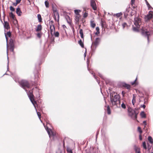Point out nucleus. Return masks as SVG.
<instances>
[{
	"label": "nucleus",
	"mask_w": 153,
	"mask_h": 153,
	"mask_svg": "<svg viewBox=\"0 0 153 153\" xmlns=\"http://www.w3.org/2000/svg\"><path fill=\"white\" fill-rule=\"evenodd\" d=\"M113 95L112 93L110 94V101L113 105L116 106L117 107L120 106V97L118 94Z\"/></svg>",
	"instance_id": "f257e3e1"
},
{
	"label": "nucleus",
	"mask_w": 153,
	"mask_h": 153,
	"mask_svg": "<svg viewBox=\"0 0 153 153\" xmlns=\"http://www.w3.org/2000/svg\"><path fill=\"white\" fill-rule=\"evenodd\" d=\"M27 95L29 98V99L33 105V106H34L36 110V112H37V115L38 117H39V118L40 119V118L41 117V114L40 112H38L37 111L36 108V103L35 101L34 100V99L33 98V94H32V92L30 91V92L29 93H27ZM41 122H42V121L41 120H40Z\"/></svg>",
	"instance_id": "f03ea898"
},
{
	"label": "nucleus",
	"mask_w": 153,
	"mask_h": 153,
	"mask_svg": "<svg viewBox=\"0 0 153 153\" xmlns=\"http://www.w3.org/2000/svg\"><path fill=\"white\" fill-rule=\"evenodd\" d=\"M15 80L16 82H19L20 86L25 90L27 94V93L28 92V93H29L30 91L32 92V93H33L32 91H27L25 89V88H28L30 87L29 84L27 81L25 80H22L19 82L18 80ZM32 94H33V93H32Z\"/></svg>",
	"instance_id": "7ed1b4c3"
},
{
	"label": "nucleus",
	"mask_w": 153,
	"mask_h": 153,
	"mask_svg": "<svg viewBox=\"0 0 153 153\" xmlns=\"http://www.w3.org/2000/svg\"><path fill=\"white\" fill-rule=\"evenodd\" d=\"M141 19L140 18H135L134 25L136 27H133V30L134 31H138V29L140 27V23Z\"/></svg>",
	"instance_id": "20e7f679"
},
{
	"label": "nucleus",
	"mask_w": 153,
	"mask_h": 153,
	"mask_svg": "<svg viewBox=\"0 0 153 153\" xmlns=\"http://www.w3.org/2000/svg\"><path fill=\"white\" fill-rule=\"evenodd\" d=\"M128 111L129 116L134 120H136L138 112L137 111H136L134 109H131V108H128Z\"/></svg>",
	"instance_id": "39448f33"
},
{
	"label": "nucleus",
	"mask_w": 153,
	"mask_h": 153,
	"mask_svg": "<svg viewBox=\"0 0 153 153\" xmlns=\"http://www.w3.org/2000/svg\"><path fill=\"white\" fill-rule=\"evenodd\" d=\"M99 38H97L96 39L94 42L92 43L91 46V49L92 51L95 50L98 45L99 43Z\"/></svg>",
	"instance_id": "423d86ee"
},
{
	"label": "nucleus",
	"mask_w": 153,
	"mask_h": 153,
	"mask_svg": "<svg viewBox=\"0 0 153 153\" xmlns=\"http://www.w3.org/2000/svg\"><path fill=\"white\" fill-rule=\"evenodd\" d=\"M141 33L142 35L147 38L148 42H149V37L151 33L149 31H147L146 30H142Z\"/></svg>",
	"instance_id": "0eeeda50"
},
{
	"label": "nucleus",
	"mask_w": 153,
	"mask_h": 153,
	"mask_svg": "<svg viewBox=\"0 0 153 153\" xmlns=\"http://www.w3.org/2000/svg\"><path fill=\"white\" fill-rule=\"evenodd\" d=\"M45 127L50 137L55 135V134L51 129H49L48 127L46 126Z\"/></svg>",
	"instance_id": "6e6552de"
},
{
	"label": "nucleus",
	"mask_w": 153,
	"mask_h": 153,
	"mask_svg": "<svg viewBox=\"0 0 153 153\" xmlns=\"http://www.w3.org/2000/svg\"><path fill=\"white\" fill-rule=\"evenodd\" d=\"M90 5L93 10H97V5L94 0H91Z\"/></svg>",
	"instance_id": "1a4fd4ad"
},
{
	"label": "nucleus",
	"mask_w": 153,
	"mask_h": 153,
	"mask_svg": "<svg viewBox=\"0 0 153 153\" xmlns=\"http://www.w3.org/2000/svg\"><path fill=\"white\" fill-rule=\"evenodd\" d=\"M54 14V19L55 21H56V17H57L58 19L57 20V22L59 21V15L58 13L56 10H53V11Z\"/></svg>",
	"instance_id": "9d476101"
},
{
	"label": "nucleus",
	"mask_w": 153,
	"mask_h": 153,
	"mask_svg": "<svg viewBox=\"0 0 153 153\" xmlns=\"http://www.w3.org/2000/svg\"><path fill=\"white\" fill-rule=\"evenodd\" d=\"M153 16L152 13L151 12H149L148 15L145 17V20L146 21H148L151 19Z\"/></svg>",
	"instance_id": "9b49d317"
},
{
	"label": "nucleus",
	"mask_w": 153,
	"mask_h": 153,
	"mask_svg": "<svg viewBox=\"0 0 153 153\" xmlns=\"http://www.w3.org/2000/svg\"><path fill=\"white\" fill-rule=\"evenodd\" d=\"M4 27L5 29L8 30L10 28V27L8 23L6 21H4Z\"/></svg>",
	"instance_id": "f8f14e48"
},
{
	"label": "nucleus",
	"mask_w": 153,
	"mask_h": 153,
	"mask_svg": "<svg viewBox=\"0 0 153 153\" xmlns=\"http://www.w3.org/2000/svg\"><path fill=\"white\" fill-rule=\"evenodd\" d=\"M80 17V15H75V20L76 23H78Z\"/></svg>",
	"instance_id": "ddd939ff"
},
{
	"label": "nucleus",
	"mask_w": 153,
	"mask_h": 153,
	"mask_svg": "<svg viewBox=\"0 0 153 153\" xmlns=\"http://www.w3.org/2000/svg\"><path fill=\"white\" fill-rule=\"evenodd\" d=\"M16 13L19 16H21L22 14V12L19 7H18L16 10Z\"/></svg>",
	"instance_id": "4468645a"
},
{
	"label": "nucleus",
	"mask_w": 153,
	"mask_h": 153,
	"mask_svg": "<svg viewBox=\"0 0 153 153\" xmlns=\"http://www.w3.org/2000/svg\"><path fill=\"white\" fill-rule=\"evenodd\" d=\"M11 35V33L10 31L7 32V33H5V36L7 42L8 37H10Z\"/></svg>",
	"instance_id": "2eb2a0df"
},
{
	"label": "nucleus",
	"mask_w": 153,
	"mask_h": 153,
	"mask_svg": "<svg viewBox=\"0 0 153 153\" xmlns=\"http://www.w3.org/2000/svg\"><path fill=\"white\" fill-rule=\"evenodd\" d=\"M42 30V26L40 25H37V28H36V32L40 31Z\"/></svg>",
	"instance_id": "dca6fc26"
},
{
	"label": "nucleus",
	"mask_w": 153,
	"mask_h": 153,
	"mask_svg": "<svg viewBox=\"0 0 153 153\" xmlns=\"http://www.w3.org/2000/svg\"><path fill=\"white\" fill-rule=\"evenodd\" d=\"M50 30L51 33L52 35L53 32H54L55 31V28L54 26H50Z\"/></svg>",
	"instance_id": "f3484780"
},
{
	"label": "nucleus",
	"mask_w": 153,
	"mask_h": 153,
	"mask_svg": "<svg viewBox=\"0 0 153 153\" xmlns=\"http://www.w3.org/2000/svg\"><path fill=\"white\" fill-rule=\"evenodd\" d=\"M66 19L68 23L70 25H71V22L69 17V16H67L66 17Z\"/></svg>",
	"instance_id": "a211bd4d"
},
{
	"label": "nucleus",
	"mask_w": 153,
	"mask_h": 153,
	"mask_svg": "<svg viewBox=\"0 0 153 153\" xmlns=\"http://www.w3.org/2000/svg\"><path fill=\"white\" fill-rule=\"evenodd\" d=\"M90 25L91 27L92 28H94L96 26V24L95 23L94 21L92 20H91L90 22Z\"/></svg>",
	"instance_id": "6ab92c4d"
},
{
	"label": "nucleus",
	"mask_w": 153,
	"mask_h": 153,
	"mask_svg": "<svg viewBox=\"0 0 153 153\" xmlns=\"http://www.w3.org/2000/svg\"><path fill=\"white\" fill-rule=\"evenodd\" d=\"M136 102V97L133 94V99L132 100V104L133 105H134V103Z\"/></svg>",
	"instance_id": "aec40b11"
},
{
	"label": "nucleus",
	"mask_w": 153,
	"mask_h": 153,
	"mask_svg": "<svg viewBox=\"0 0 153 153\" xmlns=\"http://www.w3.org/2000/svg\"><path fill=\"white\" fill-rule=\"evenodd\" d=\"M79 33L80 35V36H81V38L82 39H83L84 38V35H83V30L82 29H80V30Z\"/></svg>",
	"instance_id": "412c9836"
},
{
	"label": "nucleus",
	"mask_w": 153,
	"mask_h": 153,
	"mask_svg": "<svg viewBox=\"0 0 153 153\" xmlns=\"http://www.w3.org/2000/svg\"><path fill=\"white\" fill-rule=\"evenodd\" d=\"M148 140L150 143L152 144L153 143V139L151 137L149 136L148 137Z\"/></svg>",
	"instance_id": "4be33fe9"
},
{
	"label": "nucleus",
	"mask_w": 153,
	"mask_h": 153,
	"mask_svg": "<svg viewBox=\"0 0 153 153\" xmlns=\"http://www.w3.org/2000/svg\"><path fill=\"white\" fill-rule=\"evenodd\" d=\"M140 116L142 118H145L146 115L144 111H142L140 114Z\"/></svg>",
	"instance_id": "5701e85b"
},
{
	"label": "nucleus",
	"mask_w": 153,
	"mask_h": 153,
	"mask_svg": "<svg viewBox=\"0 0 153 153\" xmlns=\"http://www.w3.org/2000/svg\"><path fill=\"white\" fill-rule=\"evenodd\" d=\"M67 151L68 153H73L72 150L69 147H67Z\"/></svg>",
	"instance_id": "b1692460"
},
{
	"label": "nucleus",
	"mask_w": 153,
	"mask_h": 153,
	"mask_svg": "<svg viewBox=\"0 0 153 153\" xmlns=\"http://www.w3.org/2000/svg\"><path fill=\"white\" fill-rule=\"evenodd\" d=\"M81 11L79 10H74V12L76 15H80L79 13L81 12Z\"/></svg>",
	"instance_id": "393cba45"
},
{
	"label": "nucleus",
	"mask_w": 153,
	"mask_h": 153,
	"mask_svg": "<svg viewBox=\"0 0 153 153\" xmlns=\"http://www.w3.org/2000/svg\"><path fill=\"white\" fill-rule=\"evenodd\" d=\"M96 30H97V32H96L95 33V34L96 35H98L99 33H100V31H99V30H100V29H99V28L98 27H96Z\"/></svg>",
	"instance_id": "a878e982"
},
{
	"label": "nucleus",
	"mask_w": 153,
	"mask_h": 153,
	"mask_svg": "<svg viewBox=\"0 0 153 153\" xmlns=\"http://www.w3.org/2000/svg\"><path fill=\"white\" fill-rule=\"evenodd\" d=\"M37 18L39 22H41L42 21V18L41 15L40 14H38L37 15Z\"/></svg>",
	"instance_id": "bb28decb"
},
{
	"label": "nucleus",
	"mask_w": 153,
	"mask_h": 153,
	"mask_svg": "<svg viewBox=\"0 0 153 153\" xmlns=\"http://www.w3.org/2000/svg\"><path fill=\"white\" fill-rule=\"evenodd\" d=\"M123 86L125 87H126L127 89H129L130 88V86L129 85L127 84L126 83H125Z\"/></svg>",
	"instance_id": "cd10ccee"
},
{
	"label": "nucleus",
	"mask_w": 153,
	"mask_h": 153,
	"mask_svg": "<svg viewBox=\"0 0 153 153\" xmlns=\"http://www.w3.org/2000/svg\"><path fill=\"white\" fill-rule=\"evenodd\" d=\"M123 28L124 29L125 27H127L128 25L125 22L123 23L122 24Z\"/></svg>",
	"instance_id": "c85d7f7f"
},
{
	"label": "nucleus",
	"mask_w": 153,
	"mask_h": 153,
	"mask_svg": "<svg viewBox=\"0 0 153 153\" xmlns=\"http://www.w3.org/2000/svg\"><path fill=\"white\" fill-rule=\"evenodd\" d=\"M107 111L108 114H111V110L109 105H108L107 106Z\"/></svg>",
	"instance_id": "c756f323"
},
{
	"label": "nucleus",
	"mask_w": 153,
	"mask_h": 153,
	"mask_svg": "<svg viewBox=\"0 0 153 153\" xmlns=\"http://www.w3.org/2000/svg\"><path fill=\"white\" fill-rule=\"evenodd\" d=\"M79 44L81 46V47L82 48L84 47V44L82 42L81 40H80L79 41Z\"/></svg>",
	"instance_id": "7c9ffc66"
},
{
	"label": "nucleus",
	"mask_w": 153,
	"mask_h": 153,
	"mask_svg": "<svg viewBox=\"0 0 153 153\" xmlns=\"http://www.w3.org/2000/svg\"><path fill=\"white\" fill-rule=\"evenodd\" d=\"M137 131L139 132L140 134H141L142 133V131L140 127H138L137 128Z\"/></svg>",
	"instance_id": "2f4dec72"
},
{
	"label": "nucleus",
	"mask_w": 153,
	"mask_h": 153,
	"mask_svg": "<svg viewBox=\"0 0 153 153\" xmlns=\"http://www.w3.org/2000/svg\"><path fill=\"white\" fill-rule=\"evenodd\" d=\"M54 36L56 37H58L59 36V33L58 32H54Z\"/></svg>",
	"instance_id": "473e14b6"
},
{
	"label": "nucleus",
	"mask_w": 153,
	"mask_h": 153,
	"mask_svg": "<svg viewBox=\"0 0 153 153\" xmlns=\"http://www.w3.org/2000/svg\"><path fill=\"white\" fill-rule=\"evenodd\" d=\"M9 16L10 17L12 18L13 19H14L15 18L14 15L12 13H10Z\"/></svg>",
	"instance_id": "72a5a7b5"
},
{
	"label": "nucleus",
	"mask_w": 153,
	"mask_h": 153,
	"mask_svg": "<svg viewBox=\"0 0 153 153\" xmlns=\"http://www.w3.org/2000/svg\"><path fill=\"white\" fill-rule=\"evenodd\" d=\"M45 4L47 8H48L49 7V3L47 1H45Z\"/></svg>",
	"instance_id": "f704fd0d"
},
{
	"label": "nucleus",
	"mask_w": 153,
	"mask_h": 153,
	"mask_svg": "<svg viewBox=\"0 0 153 153\" xmlns=\"http://www.w3.org/2000/svg\"><path fill=\"white\" fill-rule=\"evenodd\" d=\"M122 13L121 12H120L117 13H116V14H114V15H116V16L117 17H120L122 15Z\"/></svg>",
	"instance_id": "c9c22d12"
},
{
	"label": "nucleus",
	"mask_w": 153,
	"mask_h": 153,
	"mask_svg": "<svg viewBox=\"0 0 153 153\" xmlns=\"http://www.w3.org/2000/svg\"><path fill=\"white\" fill-rule=\"evenodd\" d=\"M53 20H51L49 22V25L50 26H54L53 24Z\"/></svg>",
	"instance_id": "e433bc0d"
},
{
	"label": "nucleus",
	"mask_w": 153,
	"mask_h": 153,
	"mask_svg": "<svg viewBox=\"0 0 153 153\" xmlns=\"http://www.w3.org/2000/svg\"><path fill=\"white\" fill-rule=\"evenodd\" d=\"M143 148L145 149H146L147 147H146V143L145 142H143Z\"/></svg>",
	"instance_id": "4c0bfd02"
},
{
	"label": "nucleus",
	"mask_w": 153,
	"mask_h": 153,
	"mask_svg": "<svg viewBox=\"0 0 153 153\" xmlns=\"http://www.w3.org/2000/svg\"><path fill=\"white\" fill-rule=\"evenodd\" d=\"M121 106L122 108L123 109H125L126 107L125 104L124 103L121 104Z\"/></svg>",
	"instance_id": "58836bf2"
},
{
	"label": "nucleus",
	"mask_w": 153,
	"mask_h": 153,
	"mask_svg": "<svg viewBox=\"0 0 153 153\" xmlns=\"http://www.w3.org/2000/svg\"><path fill=\"white\" fill-rule=\"evenodd\" d=\"M10 10L12 11H14L15 10V9L12 6H11L10 7Z\"/></svg>",
	"instance_id": "ea45409f"
},
{
	"label": "nucleus",
	"mask_w": 153,
	"mask_h": 153,
	"mask_svg": "<svg viewBox=\"0 0 153 153\" xmlns=\"http://www.w3.org/2000/svg\"><path fill=\"white\" fill-rule=\"evenodd\" d=\"M88 16V13L87 12H85L84 13L83 15V17L85 18L86 17Z\"/></svg>",
	"instance_id": "a19ab883"
},
{
	"label": "nucleus",
	"mask_w": 153,
	"mask_h": 153,
	"mask_svg": "<svg viewBox=\"0 0 153 153\" xmlns=\"http://www.w3.org/2000/svg\"><path fill=\"white\" fill-rule=\"evenodd\" d=\"M146 3L147 5L148 6V7L149 8H150L151 7L150 5L149 4V3L147 2L146 0Z\"/></svg>",
	"instance_id": "79ce46f5"
},
{
	"label": "nucleus",
	"mask_w": 153,
	"mask_h": 153,
	"mask_svg": "<svg viewBox=\"0 0 153 153\" xmlns=\"http://www.w3.org/2000/svg\"><path fill=\"white\" fill-rule=\"evenodd\" d=\"M42 34L40 33H38L37 34V36L39 38H40Z\"/></svg>",
	"instance_id": "37998d69"
},
{
	"label": "nucleus",
	"mask_w": 153,
	"mask_h": 153,
	"mask_svg": "<svg viewBox=\"0 0 153 153\" xmlns=\"http://www.w3.org/2000/svg\"><path fill=\"white\" fill-rule=\"evenodd\" d=\"M89 72L90 73H91L92 74H93V76L95 79L97 78L96 76H95V75L94 74V72H93L90 71H89Z\"/></svg>",
	"instance_id": "c03bdc74"
},
{
	"label": "nucleus",
	"mask_w": 153,
	"mask_h": 153,
	"mask_svg": "<svg viewBox=\"0 0 153 153\" xmlns=\"http://www.w3.org/2000/svg\"><path fill=\"white\" fill-rule=\"evenodd\" d=\"M136 153H140V151L139 149L136 150Z\"/></svg>",
	"instance_id": "a18cd8bd"
},
{
	"label": "nucleus",
	"mask_w": 153,
	"mask_h": 153,
	"mask_svg": "<svg viewBox=\"0 0 153 153\" xmlns=\"http://www.w3.org/2000/svg\"><path fill=\"white\" fill-rule=\"evenodd\" d=\"M137 78H136V79H135V80L134 81L131 82V84L132 85H134L135 83V82H136V80H137Z\"/></svg>",
	"instance_id": "49530a36"
},
{
	"label": "nucleus",
	"mask_w": 153,
	"mask_h": 153,
	"mask_svg": "<svg viewBox=\"0 0 153 153\" xmlns=\"http://www.w3.org/2000/svg\"><path fill=\"white\" fill-rule=\"evenodd\" d=\"M21 1V0H16V2L17 4H18Z\"/></svg>",
	"instance_id": "de8ad7c7"
},
{
	"label": "nucleus",
	"mask_w": 153,
	"mask_h": 153,
	"mask_svg": "<svg viewBox=\"0 0 153 153\" xmlns=\"http://www.w3.org/2000/svg\"><path fill=\"white\" fill-rule=\"evenodd\" d=\"M135 0H131V2L132 5H133L134 4Z\"/></svg>",
	"instance_id": "09e8293b"
},
{
	"label": "nucleus",
	"mask_w": 153,
	"mask_h": 153,
	"mask_svg": "<svg viewBox=\"0 0 153 153\" xmlns=\"http://www.w3.org/2000/svg\"><path fill=\"white\" fill-rule=\"evenodd\" d=\"M139 138L140 140H142V137L141 134H140L139 135Z\"/></svg>",
	"instance_id": "8fccbe9b"
},
{
	"label": "nucleus",
	"mask_w": 153,
	"mask_h": 153,
	"mask_svg": "<svg viewBox=\"0 0 153 153\" xmlns=\"http://www.w3.org/2000/svg\"><path fill=\"white\" fill-rule=\"evenodd\" d=\"M143 123L145 127L146 125V121H144L143 122Z\"/></svg>",
	"instance_id": "3c124183"
},
{
	"label": "nucleus",
	"mask_w": 153,
	"mask_h": 153,
	"mask_svg": "<svg viewBox=\"0 0 153 153\" xmlns=\"http://www.w3.org/2000/svg\"><path fill=\"white\" fill-rule=\"evenodd\" d=\"M99 75L100 76V77L101 78L103 79V76L101 74H99Z\"/></svg>",
	"instance_id": "603ef678"
},
{
	"label": "nucleus",
	"mask_w": 153,
	"mask_h": 153,
	"mask_svg": "<svg viewBox=\"0 0 153 153\" xmlns=\"http://www.w3.org/2000/svg\"><path fill=\"white\" fill-rule=\"evenodd\" d=\"M127 15H128V14L127 13H124V17L125 18H126Z\"/></svg>",
	"instance_id": "864d4df0"
},
{
	"label": "nucleus",
	"mask_w": 153,
	"mask_h": 153,
	"mask_svg": "<svg viewBox=\"0 0 153 153\" xmlns=\"http://www.w3.org/2000/svg\"><path fill=\"white\" fill-rule=\"evenodd\" d=\"M17 4H17V3H16H16H13V5L14 6H16L17 5Z\"/></svg>",
	"instance_id": "5fc2aeb1"
},
{
	"label": "nucleus",
	"mask_w": 153,
	"mask_h": 153,
	"mask_svg": "<svg viewBox=\"0 0 153 153\" xmlns=\"http://www.w3.org/2000/svg\"><path fill=\"white\" fill-rule=\"evenodd\" d=\"M62 26L63 28H66V26L65 25H63Z\"/></svg>",
	"instance_id": "6e6d98bb"
},
{
	"label": "nucleus",
	"mask_w": 153,
	"mask_h": 153,
	"mask_svg": "<svg viewBox=\"0 0 153 153\" xmlns=\"http://www.w3.org/2000/svg\"><path fill=\"white\" fill-rule=\"evenodd\" d=\"M143 108H145L146 107V105H143L142 106Z\"/></svg>",
	"instance_id": "4d7b16f0"
},
{
	"label": "nucleus",
	"mask_w": 153,
	"mask_h": 153,
	"mask_svg": "<svg viewBox=\"0 0 153 153\" xmlns=\"http://www.w3.org/2000/svg\"><path fill=\"white\" fill-rule=\"evenodd\" d=\"M9 69V66H8V62L7 66V71H8Z\"/></svg>",
	"instance_id": "13d9d810"
},
{
	"label": "nucleus",
	"mask_w": 153,
	"mask_h": 153,
	"mask_svg": "<svg viewBox=\"0 0 153 153\" xmlns=\"http://www.w3.org/2000/svg\"><path fill=\"white\" fill-rule=\"evenodd\" d=\"M96 80H97V82L98 83V84H99L100 83V81L97 79H96Z\"/></svg>",
	"instance_id": "bf43d9fd"
},
{
	"label": "nucleus",
	"mask_w": 153,
	"mask_h": 153,
	"mask_svg": "<svg viewBox=\"0 0 153 153\" xmlns=\"http://www.w3.org/2000/svg\"><path fill=\"white\" fill-rule=\"evenodd\" d=\"M11 49H12V51H13V48H12V47H11Z\"/></svg>",
	"instance_id": "052dcab7"
},
{
	"label": "nucleus",
	"mask_w": 153,
	"mask_h": 153,
	"mask_svg": "<svg viewBox=\"0 0 153 153\" xmlns=\"http://www.w3.org/2000/svg\"><path fill=\"white\" fill-rule=\"evenodd\" d=\"M29 2H30V0H27Z\"/></svg>",
	"instance_id": "680f3d73"
},
{
	"label": "nucleus",
	"mask_w": 153,
	"mask_h": 153,
	"mask_svg": "<svg viewBox=\"0 0 153 153\" xmlns=\"http://www.w3.org/2000/svg\"><path fill=\"white\" fill-rule=\"evenodd\" d=\"M84 55H85V56H86V54H85V53H84Z\"/></svg>",
	"instance_id": "e2e57ef3"
},
{
	"label": "nucleus",
	"mask_w": 153,
	"mask_h": 153,
	"mask_svg": "<svg viewBox=\"0 0 153 153\" xmlns=\"http://www.w3.org/2000/svg\"><path fill=\"white\" fill-rule=\"evenodd\" d=\"M97 134H98V133H97V134H96V138H97Z\"/></svg>",
	"instance_id": "0e129e2a"
},
{
	"label": "nucleus",
	"mask_w": 153,
	"mask_h": 153,
	"mask_svg": "<svg viewBox=\"0 0 153 153\" xmlns=\"http://www.w3.org/2000/svg\"><path fill=\"white\" fill-rule=\"evenodd\" d=\"M122 94H123V91H122Z\"/></svg>",
	"instance_id": "69168bd1"
},
{
	"label": "nucleus",
	"mask_w": 153,
	"mask_h": 153,
	"mask_svg": "<svg viewBox=\"0 0 153 153\" xmlns=\"http://www.w3.org/2000/svg\"><path fill=\"white\" fill-rule=\"evenodd\" d=\"M13 79H15L14 77H13Z\"/></svg>",
	"instance_id": "338daca9"
},
{
	"label": "nucleus",
	"mask_w": 153,
	"mask_h": 153,
	"mask_svg": "<svg viewBox=\"0 0 153 153\" xmlns=\"http://www.w3.org/2000/svg\"><path fill=\"white\" fill-rule=\"evenodd\" d=\"M151 153H153V152H152Z\"/></svg>",
	"instance_id": "774afa93"
}]
</instances>
